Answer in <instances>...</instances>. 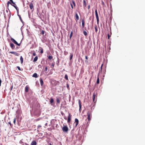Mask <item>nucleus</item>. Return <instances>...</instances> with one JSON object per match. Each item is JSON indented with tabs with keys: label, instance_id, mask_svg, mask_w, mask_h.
Returning <instances> with one entry per match:
<instances>
[{
	"label": "nucleus",
	"instance_id": "1",
	"mask_svg": "<svg viewBox=\"0 0 145 145\" xmlns=\"http://www.w3.org/2000/svg\"><path fill=\"white\" fill-rule=\"evenodd\" d=\"M6 12L4 14L5 19H6L7 18H8L9 19L11 16V13L8 9L6 10Z\"/></svg>",
	"mask_w": 145,
	"mask_h": 145
},
{
	"label": "nucleus",
	"instance_id": "2",
	"mask_svg": "<svg viewBox=\"0 0 145 145\" xmlns=\"http://www.w3.org/2000/svg\"><path fill=\"white\" fill-rule=\"evenodd\" d=\"M87 119H88V121H89L90 120H91V112L88 111L87 113Z\"/></svg>",
	"mask_w": 145,
	"mask_h": 145
},
{
	"label": "nucleus",
	"instance_id": "3",
	"mask_svg": "<svg viewBox=\"0 0 145 145\" xmlns=\"http://www.w3.org/2000/svg\"><path fill=\"white\" fill-rule=\"evenodd\" d=\"M10 40H11V41L13 43H14L15 44L19 46H20V45L21 43H19V44L17 42L15 39H14L13 38H11L10 39Z\"/></svg>",
	"mask_w": 145,
	"mask_h": 145
},
{
	"label": "nucleus",
	"instance_id": "4",
	"mask_svg": "<svg viewBox=\"0 0 145 145\" xmlns=\"http://www.w3.org/2000/svg\"><path fill=\"white\" fill-rule=\"evenodd\" d=\"M62 130L63 132H67L68 131V128L67 126H64L62 128Z\"/></svg>",
	"mask_w": 145,
	"mask_h": 145
},
{
	"label": "nucleus",
	"instance_id": "5",
	"mask_svg": "<svg viewBox=\"0 0 145 145\" xmlns=\"http://www.w3.org/2000/svg\"><path fill=\"white\" fill-rule=\"evenodd\" d=\"M93 101L95 103L96 101V99L97 98V96L96 95L95 93H94L93 95Z\"/></svg>",
	"mask_w": 145,
	"mask_h": 145
},
{
	"label": "nucleus",
	"instance_id": "6",
	"mask_svg": "<svg viewBox=\"0 0 145 145\" xmlns=\"http://www.w3.org/2000/svg\"><path fill=\"white\" fill-rule=\"evenodd\" d=\"M9 53H11V54H13L14 55H15V56H18L20 55L19 54L17 53L16 52H13V51L10 52H9Z\"/></svg>",
	"mask_w": 145,
	"mask_h": 145
},
{
	"label": "nucleus",
	"instance_id": "7",
	"mask_svg": "<svg viewBox=\"0 0 145 145\" xmlns=\"http://www.w3.org/2000/svg\"><path fill=\"white\" fill-rule=\"evenodd\" d=\"M71 115L69 113V115L68 116L67 122L68 123H69L71 120Z\"/></svg>",
	"mask_w": 145,
	"mask_h": 145
},
{
	"label": "nucleus",
	"instance_id": "8",
	"mask_svg": "<svg viewBox=\"0 0 145 145\" xmlns=\"http://www.w3.org/2000/svg\"><path fill=\"white\" fill-rule=\"evenodd\" d=\"M75 20L76 22H77L78 20H79V17L78 15L76 13H75Z\"/></svg>",
	"mask_w": 145,
	"mask_h": 145
},
{
	"label": "nucleus",
	"instance_id": "9",
	"mask_svg": "<svg viewBox=\"0 0 145 145\" xmlns=\"http://www.w3.org/2000/svg\"><path fill=\"white\" fill-rule=\"evenodd\" d=\"M78 122H79L77 118H75V121H74V123H76V124L75 125V127H76L77 126V125L78 124Z\"/></svg>",
	"mask_w": 145,
	"mask_h": 145
},
{
	"label": "nucleus",
	"instance_id": "10",
	"mask_svg": "<svg viewBox=\"0 0 145 145\" xmlns=\"http://www.w3.org/2000/svg\"><path fill=\"white\" fill-rule=\"evenodd\" d=\"M10 46L11 48L13 49H14L15 48V46L14 44L10 42Z\"/></svg>",
	"mask_w": 145,
	"mask_h": 145
},
{
	"label": "nucleus",
	"instance_id": "11",
	"mask_svg": "<svg viewBox=\"0 0 145 145\" xmlns=\"http://www.w3.org/2000/svg\"><path fill=\"white\" fill-rule=\"evenodd\" d=\"M78 104L79 106V111H80L81 110L82 106L81 104V101L80 100H78Z\"/></svg>",
	"mask_w": 145,
	"mask_h": 145
},
{
	"label": "nucleus",
	"instance_id": "12",
	"mask_svg": "<svg viewBox=\"0 0 145 145\" xmlns=\"http://www.w3.org/2000/svg\"><path fill=\"white\" fill-rule=\"evenodd\" d=\"M95 16H96V19L99 18L97 10H95Z\"/></svg>",
	"mask_w": 145,
	"mask_h": 145
},
{
	"label": "nucleus",
	"instance_id": "13",
	"mask_svg": "<svg viewBox=\"0 0 145 145\" xmlns=\"http://www.w3.org/2000/svg\"><path fill=\"white\" fill-rule=\"evenodd\" d=\"M31 145H36L37 142L33 140L31 143Z\"/></svg>",
	"mask_w": 145,
	"mask_h": 145
},
{
	"label": "nucleus",
	"instance_id": "14",
	"mask_svg": "<svg viewBox=\"0 0 145 145\" xmlns=\"http://www.w3.org/2000/svg\"><path fill=\"white\" fill-rule=\"evenodd\" d=\"M29 7L31 9H32L33 8V5L32 3H31L30 4Z\"/></svg>",
	"mask_w": 145,
	"mask_h": 145
},
{
	"label": "nucleus",
	"instance_id": "15",
	"mask_svg": "<svg viewBox=\"0 0 145 145\" xmlns=\"http://www.w3.org/2000/svg\"><path fill=\"white\" fill-rule=\"evenodd\" d=\"M82 26L83 28H84L85 25V22L84 20H82Z\"/></svg>",
	"mask_w": 145,
	"mask_h": 145
},
{
	"label": "nucleus",
	"instance_id": "16",
	"mask_svg": "<svg viewBox=\"0 0 145 145\" xmlns=\"http://www.w3.org/2000/svg\"><path fill=\"white\" fill-rule=\"evenodd\" d=\"M40 85L41 86H42L43 85V83H44L43 80L42 79V78H40Z\"/></svg>",
	"mask_w": 145,
	"mask_h": 145
},
{
	"label": "nucleus",
	"instance_id": "17",
	"mask_svg": "<svg viewBox=\"0 0 145 145\" xmlns=\"http://www.w3.org/2000/svg\"><path fill=\"white\" fill-rule=\"evenodd\" d=\"M94 29L95 30V32L97 33V25H95L94 26Z\"/></svg>",
	"mask_w": 145,
	"mask_h": 145
},
{
	"label": "nucleus",
	"instance_id": "18",
	"mask_svg": "<svg viewBox=\"0 0 145 145\" xmlns=\"http://www.w3.org/2000/svg\"><path fill=\"white\" fill-rule=\"evenodd\" d=\"M32 76L33 77H35V78H37L38 77V76H37V73H34L33 74Z\"/></svg>",
	"mask_w": 145,
	"mask_h": 145
},
{
	"label": "nucleus",
	"instance_id": "19",
	"mask_svg": "<svg viewBox=\"0 0 145 145\" xmlns=\"http://www.w3.org/2000/svg\"><path fill=\"white\" fill-rule=\"evenodd\" d=\"M54 100L52 98H51L50 100V103L52 104V105H53V103H54Z\"/></svg>",
	"mask_w": 145,
	"mask_h": 145
},
{
	"label": "nucleus",
	"instance_id": "20",
	"mask_svg": "<svg viewBox=\"0 0 145 145\" xmlns=\"http://www.w3.org/2000/svg\"><path fill=\"white\" fill-rule=\"evenodd\" d=\"M38 57L37 56H36L34 58L33 60V62H35L38 59Z\"/></svg>",
	"mask_w": 145,
	"mask_h": 145
},
{
	"label": "nucleus",
	"instance_id": "21",
	"mask_svg": "<svg viewBox=\"0 0 145 145\" xmlns=\"http://www.w3.org/2000/svg\"><path fill=\"white\" fill-rule=\"evenodd\" d=\"M20 60L21 61V63H22L23 62V59L22 56H21L20 57Z\"/></svg>",
	"mask_w": 145,
	"mask_h": 145
},
{
	"label": "nucleus",
	"instance_id": "22",
	"mask_svg": "<svg viewBox=\"0 0 145 145\" xmlns=\"http://www.w3.org/2000/svg\"><path fill=\"white\" fill-rule=\"evenodd\" d=\"M84 7H86V3L85 0H83Z\"/></svg>",
	"mask_w": 145,
	"mask_h": 145
},
{
	"label": "nucleus",
	"instance_id": "23",
	"mask_svg": "<svg viewBox=\"0 0 145 145\" xmlns=\"http://www.w3.org/2000/svg\"><path fill=\"white\" fill-rule=\"evenodd\" d=\"M25 91L26 92H27L28 91V87L27 86H26L25 88Z\"/></svg>",
	"mask_w": 145,
	"mask_h": 145
},
{
	"label": "nucleus",
	"instance_id": "24",
	"mask_svg": "<svg viewBox=\"0 0 145 145\" xmlns=\"http://www.w3.org/2000/svg\"><path fill=\"white\" fill-rule=\"evenodd\" d=\"M65 78L67 80H68V76L67 74H66L65 75Z\"/></svg>",
	"mask_w": 145,
	"mask_h": 145
},
{
	"label": "nucleus",
	"instance_id": "25",
	"mask_svg": "<svg viewBox=\"0 0 145 145\" xmlns=\"http://www.w3.org/2000/svg\"><path fill=\"white\" fill-rule=\"evenodd\" d=\"M52 58H53V57L52 56H48V59L50 60H51Z\"/></svg>",
	"mask_w": 145,
	"mask_h": 145
},
{
	"label": "nucleus",
	"instance_id": "26",
	"mask_svg": "<svg viewBox=\"0 0 145 145\" xmlns=\"http://www.w3.org/2000/svg\"><path fill=\"white\" fill-rule=\"evenodd\" d=\"M72 34H73V32H72V31H71V33H70V39L71 38V37H72Z\"/></svg>",
	"mask_w": 145,
	"mask_h": 145
},
{
	"label": "nucleus",
	"instance_id": "27",
	"mask_svg": "<svg viewBox=\"0 0 145 145\" xmlns=\"http://www.w3.org/2000/svg\"><path fill=\"white\" fill-rule=\"evenodd\" d=\"M103 64H102L101 66V69H100L99 70V72H102V67L103 66Z\"/></svg>",
	"mask_w": 145,
	"mask_h": 145
},
{
	"label": "nucleus",
	"instance_id": "28",
	"mask_svg": "<svg viewBox=\"0 0 145 145\" xmlns=\"http://www.w3.org/2000/svg\"><path fill=\"white\" fill-rule=\"evenodd\" d=\"M56 101L57 103H59L60 102V100L58 98H57L56 99Z\"/></svg>",
	"mask_w": 145,
	"mask_h": 145
},
{
	"label": "nucleus",
	"instance_id": "29",
	"mask_svg": "<svg viewBox=\"0 0 145 145\" xmlns=\"http://www.w3.org/2000/svg\"><path fill=\"white\" fill-rule=\"evenodd\" d=\"M83 33L85 36H86L87 35V32L85 31H83Z\"/></svg>",
	"mask_w": 145,
	"mask_h": 145
},
{
	"label": "nucleus",
	"instance_id": "30",
	"mask_svg": "<svg viewBox=\"0 0 145 145\" xmlns=\"http://www.w3.org/2000/svg\"><path fill=\"white\" fill-rule=\"evenodd\" d=\"M99 78L98 77L97 78V84H99Z\"/></svg>",
	"mask_w": 145,
	"mask_h": 145
},
{
	"label": "nucleus",
	"instance_id": "31",
	"mask_svg": "<svg viewBox=\"0 0 145 145\" xmlns=\"http://www.w3.org/2000/svg\"><path fill=\"white\" fill-rule=\"evenodd\" d=\"M37 127H38V128H37L38 131H39V130H40V129H39V127H41V126L40 125H39Z\"/></svg>",
	"mask_w": 145,
	"mask_h": 145
},
{
	"label": "nucleus",
	"instance_id": "32",
	"mask_svg": "<svg viewBox=\"0 0 145 145\" xmlns=\"http://www.w3.org/2000/svg\"><path fill=\"white\" fill-rule=\"evenodd\" d=\"M43 52V49L42 48H41L40 50V53H41V54H42Z\"/></svg>",
	"mask_w": 145,
	"mask_h": 145
},
{
	"label": "nucleus",
	"instance_id": "33",
	"mask_svg": "<svg viewBox=\"0 0 145 145\" xmlns=\"http://www.w3.org/2000/svg\"><path fill=\"white\" fill-rule=\"evenodd\" d=\"M9 0L11 2V3H12L14 5H16L15 3L14 2H13L12 0Z\"/></svg>",
	"mask_w": 145,
	"mask_h": 145
},
{
	"label": "nucleus",
	"instance_id": "34",
	"mask_svg": "<svg viewBox=\"0 0 145 145\" xmlns=\"http://www.w3.org/2000/svg\"><path fill=\"white\" fill-rule=\"evenodd\" d=\"M67 87L68 89H69V85L68 84H67Z\"/></svg>",
	"mask_w": 145,
	"mask_h": 145
},
{
	"label": "nucleus",
	"instance_id": "35",
	"mask_svg": "<svg viewBox=\"0 0 145 145\" xmlns=\"http://www.w3.org/2000/svg\"><path fill=\"white\" fill-rule=\"evenodd\" d=\"M73 57V54H71L70 55V60L72 59V57Z\"/></svg>",
	"mask_w": 145,
	"mask_h": 145
},
{
	"label": "nucleus",
	"instance_id": "36",
	"mask_svg": "<svg viewBox=\"0 0 145 145\" xmlns=\"http://www.w3.org/2000/svg\"><path fill=\"white\" fill-rule=\"evenodd\" d=\"M85 59L86 60H85V62H88V61H87V60L88 59V57L87 56H85Z\"/></svg>",
	"mask_w": 145,
	"mask_h": 145
},
{
	"label": "nucleus",
	"instance_id": "37",
	"mask_svg": "<svg viewBox=\"0 0 145 145\" xmlns=\"http://www.w3.org/2000/svg\"><path fill=\"white\" fill-rule=\"evenodd\" d=\"M18 16L19 17L20 20L21 21H22V19L21 17V16L20 15H18Z\"/></svg>",
	"mask_w": 145,
	"mask_h": 145
},
{
	"label": "nucleus",
	"instance_id": "38",
	"mask_svg": "<svg viewBox=\"0 0 145 145\" xmlns=\"http://www.w3.org/2000/svg\"><path fill=\"white\" fill-rule=\"evenodd\" d=\"M54 63H52V64H51V67H52V68H53V67H54Z\"/></svg>",
	"mask_w": 145,
	"mask_h": 145
},
{
	"label": "nucleus",
	"instance_id": "39",
	"mask_svg": "<svg viewBox=\"0 0 145 145\" xmlns=\"http://www.w3.org/2000/svg\"><path fill=\"white\" fill-rule=\"evenodd\" d=\"M16 121V118H14V121H13V123L14 124H15Z\"/></svg>",
	"mask_w": 145,
	"mask_h": 145
},
{
	"label": "nucleus",
	"instance_id": "40",
	"mask_svg": "<svg viewBox=\"0 0 145 145\" xmlns=\"http://www.w3.org/2000/svg\"><path fill=\"white\" fill-rule=\"evenodd\" d=\"M97 24L98 25H99V18L97 19Z\"/></svg>",
	"mask_w": 145,
	"mask_h": 145
},
{
	"label": "nucleus",
	"instance_id": "41",
	"mask_svg": "<svg viewBox=\"0 0 145 145\" xmlns=\"http://www.w3.org/2000/svg\"><path fill=\"white\" fill-rule=\"evenodd\" d=\"M44 32H45L43 30H42V31H41V33L42 35H44Z\"/></svg>",
	"mask_w": 145,
	"mask_h": 145
},
{
	"label": "nucleus",
	"instance_id": "42",
	"mask_svg": "<svg viewBox=\"0 0 145 145\" xmlns=\"http://www.w3.org/2000/svg\"><path fill=\"white\" fill-rule=\"evenodd\" d=\"M15 8L16 10H17V11L18 13L19 9H18V8L17 7H16Z\"/></svg>",
	"mask_w": 145,
	"mask_h": 145
},
{
	"label": "nucleus",
	"instance_id": "43",
	"mask_svg": "<svg viewBox=\"0 0 145 145\" xmlns=\"http://www.w3.org/2000/svg\"><path fill=\"white\" fill-rule=\"evenodd\" d=\"M32 55L33 56H35L36 55V54L35 53V52H34L33 53Z\"/></svg>",
	"mask_w": 145,
	"mask_h": 145
},
{
	"label": "nucleus",
	"instance_id": "44",
	"mask_svg": "<svg viewBox=\"0 0 145 145\" xmlns=\"http://www.w3.org/2000/svg\"><path fill=\"white\" fill-rule=\"evenodd\" d=\"M17 68H18V70H19V71H20L21 70V69H20V67L19 66H17Z\"/></svg>",
	"mask_w": 145,
	"mask_h": 145
},
{
	"label": "nucleus",
	"instance_id": "45",
	"mask_svg": "<svg viewBox=\"0 0 145 145\" xmlns=\"http://www.w3.org/2000/svg\"><path fill=\"white\" fill-rule=\"evenodd\" d=\"M72 3L73 5H74V6L75 7V2L74 1H72Z\"/></svg>",
	"mask_w": 145,
	"mask_h": 145
},
{
	"label": "nucleus",
	"instance_id": "46",
	"mask_svg": "<svg viewBox=\"0 0 145 145\" xmlns=\"http://www.w3.org/2000/svg\"><path fill=\"white\" fill-rule=\"evenodd\" d=\"M47 70H48V68H47V67H45V71H47Z\"/></svg>",
	"mask_w": 145,
	"mask_h": 145
},
{
	"label": "nucleus",
	"instance_id": "47",
	"mask_svg": "<svg viewBox=\"0 0 145 145\" xmlns=\"http://www.w3.org/2000/svg\"><path fill=\"white\" fill-rule=\"evenodd\" d=\"M59 61L58 60V61H57V62L56 63V64L57 65H59Z\"/></svg>",
	"mask_w": 145,
	"mask_h": 145
},
{
	"label": "nucleus",
	"instance_id": "48",
	"mask_svg": "<svg viewBox=\"0 0 145 145\" xmlns=\"http://www.w3.org/2000/svg\"><path fill=\"white\" fill-rule=\"evenodd\" d=\"M7 3L8 4H10L12 5V3L10 2V1H8V2H7Z\"/></svg>",
	"mask_w": 145,
	"mask_h": 145
},
{
	"label": "nucleus",
	"instance_id": "49",
	"mask_svg": "<svg viewBox=\"0 0 145 145\" xmlns=\"http://www.w3.org/2000/svg\"><path fill=\"white\" fill-rule=\"evenodd\" d=\"M1 82H2L1 80V79H0V86H1Z\"/></svg>",
	"mask_w": 145,
	"mask_h": 145
},
{
	"label": "nucleus",
	"instance_id": "50",
	"mask_svg": "<svg viewBox=\"0 0 145 145\" xmlns=\"http://www.w3.org/2000/svg\"><path fill=\"white\" fill-rule=\"evenodd\" d=\"M12 6L14 7L15 8L17 7V6L14 5H12Z\"/></svg>",
	"mask_w": 145,
	"mask_h": 145
},
{
	"label": "nucleus",
	"instance_id": "51",
	"mask_svg": "<svg viewBox=\"0 0 145 145\" xmlns=\"http://www.w3.org/2000/svg\"><path fill=\"white\" fill-rule=\"evenodd\" d=\"M90 8V5H89L88 6V9H89Z\"/></svg>",
	"mask_w": 145,
	"mask_h": 145
},
{
	"label": "nucleus",
	"instance_id": "52",
	"mask_svg": "<svg viewBox=\"0 0 145 145\" xmlns=\"http://www.w3.org/2000/svg\"><path fill=\"white\" fill-rule=\"evenodd\" d=\"M108 39H109V38H110V35H109V34H108Z\"/></svg>",
	"mask_w": 145,
	"mask_h": 145
},
{
	"label": "nucleus",
	"instance_id": "53",
	"mask_svg": "<svg viewBox=\"0 0 145 145\" xmlns=\"http://www.w3.org/2000/svg\"><path fill=\"white\" fill-rule=\"evenodd\" d=\"M19 142L21 144H22L23 143V142L22 141H21V140L20 142Z\"/></svg>",
	"mask_w": 145,
	"mask_h": 145
},
{
	"label": "nucleus",
	"instance_id": "54",
	"mask_svg": "<svg viewBox=\"0 0 145 145\" xmlns=\"http://www.w3.org/2000/svg\"><path fill=\"white\" fill-rule=\"evenodd\" d=\"M71 7L73 9V7L71 4Z\"/></svg>",
	"mask_w": 145,
	"mask_h": 145
},
{
	"label": "nucleus",
	"instance_id": "55",
	"mask_svg": "<svg viewBox=\"0 0 145 145\" xmlns=\"http://www.w3.org/2000/svg\"><path fill=\"white\" fill-rule=\"evenodd\" d=\"M9 6V4H8V3H7V7L8 8V7Z\"/></svg>",
	"mask_w": 145,
	"mask_h": 145
},
{
	"label": "nucleus",
	"instance_id": "56",
	"mask_svg": "<svg viewBox=\"0 0 145 145\" xmlns=\"http://www.w3.org/2000/svg\"><path fill=\"white\" fill-rule=\"evenodd\" d=\"M49 145H52L51 143H50L49 144Z\"/></svg>",
	"mask_w": 145,
	"mask_h": 145
},
{
	"label": "nucleus",
	"instance_id": "57",
	"mask_svg": "<svg viewBox=\"0 0 145 145\" xmlns=\"http://www.w3.org/2000/svg\"><path fill=\"white\" fill-rule=\"evenodd\" d=\"M40 67L41 66V65H39V67H40Z\"/></svg>",
	"mask_w": 145,
	"mask_h": 145
},
{
	"label": "nucleus",
	"instance_id": "58",
	"mask_svg": "<svg viewBox=\"0 0 145 145\" xmlns=\"http://www.w3.org/2000/svg\"><path fill=\"white\" fill-rule=\"evenodd\" d=\"M40 67L41 66V65H39V67H40Z\"/></svg>",
	"mask_w": 145,
	"mask_h": 145
},
{
	"label": "nucleus",
	"instance_id": "59",
	"mask_svg": "<svg viewBox=\"0 0 145 145\" xmlns=\"http://www.w3.org/2000/svg\"><path fill=\"white\" fill-rule=\"evenodd\" d=\"M102 3H103V4H104V2H103V1H102Z\"/></svg>",
	"mask_w": 145,
	"mask_h": 145
},
{
	"label": "nucleus",
	"instance_id": "60",
	"mask_svg": "<svg viewBox=\"0 0 145 145\" xmlns=\"http://www.w3.org/2000/svg\"><path fill=\"white\" fill-rule=\"evenodd\" d=\"M92 23H93V20H92Z\"/></svg>",
	"mask_w": 145,
	"mask_h": 145
},
{
	"label": "nucleus",
	"instance_id": "61",
	"mask_svg": "<svg viewBox=\"0 0 145 145\" xmlns=\"http://www.w3.org/2000/svg\"><path fill=\"white\" fill-rule=\"evenodd\" d=\"M64 119H65V120H66V119H67V118H64Z\"/></svg>",
	"mask_w": 145,
	"mask_h": 145
},
{
	"label": "nucleus",
	"instance_id": "62",
	"mask_svg": "<svg viewBox=\"0 0 145 145\" xmlns=\"http://www.w3.org/2000/svg\"><path fill=\"white\" fill-rule=\"evenodd\" d=\"M25 144L26 145H27V144Z\"/></svg>",
	"mask_w": 145,
	"mask_h": 145
},
{
	"label": "nucleus",
	"instance_id": "63",
	"mask_svg": "<svg viewBox=\"0 0 145 145\" xmlns=\"http://www.w3.org/2000/svg\"><path fill=\"white\" fill-rule=\"evenodd\" d=\"M10 125H11V124L10 123Z\"/></svg>",
	"mask_w": 145,
	"mask_h": 145
},
{
	"label": "nucleus",
	"instance_id": "64",
	"mask_svg": "<svg viewBox=\"0 0 145 145\" xmlns=\"http://www.w3.org/2000/svg\"><path fill=\"white\" fill-rule=\"evenodd\" d=\"M22 145H24V144H22Z\"/></svg>",
	"mask_w": 145,
	"mask_h": 145
}]
</instances>
